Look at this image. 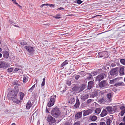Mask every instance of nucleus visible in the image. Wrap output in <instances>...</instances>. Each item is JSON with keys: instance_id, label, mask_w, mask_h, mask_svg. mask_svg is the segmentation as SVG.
Listing matches in <instances>:
<instances>
[{"instance_id": "nucleus-1", "label": "nucleus", "mask_w": 125, "mask_h": 125, "mask_svg": "<svg viewBox=\"0 0 125 125\" xmlns=\"http://www.w3.org/2000/svg\"><path fill=\"white\" fill-rule=\"evenodd\" d=\"M61 113L59 108H55L53 109L51 112L52 115L55 118H58L61 116Z\"/></svg>"}, {"instance_id": "nucleus-2", "label": "nucleus", "mask_w": 125, "mask_h": 125, "mask_svg": "<svg viewBox=\"0 0 125 125\" xmlns=\"http://www.w3.org/2000/svg\"><path fill=\"white\" fill-rule=\"evenodd\" d=\"M24 48L28 51V54L30 55H32L33 54L34 52V47L31 46H25Z\"/></svg>"}, {"instance_id": "nucleus-3", "label": "nucleus", "mask_w": 125, "mask_h": 125, "mask_svg": "<svg viewBox=\"0 0 125 125\" xmlns=\"http://www.w3.org/2000/svg\"><path fill=\"white\" fill-rule=\"evenodd\" d=\"M56 97V95H53L51 96L50 101L47 104L49 107H51L54 105Z\"/></svg>"}, {"instance_id": "nucleus-4", "label": "nucleus", "mask_w": 125, "mask_h": 125, "mask_svg": "<svg viewBox=\"0 0 125 125\" xmlns=\"http://www.w3.org/2000/svg\"><path fill=\"white\" fill-rule=\"evenodd\" d=\"M47 120L50 125H54L55 124L56 120L51 115H48Z\"/></svg>"}, {"instance_id": "nucleus-5", "label": "nucleus", "mask_w": 125, "mask_h": 125, "mask_svg": "<svg viewBox=\"0 0 125 125\" xmlns=\"http://www.w3.org/2000/svg\"><path fill=\"white\" fill-rule=\"evenodd\" d=\"M99 85L101 88H106L108 86V83L106 81H102L99 83Z\"/></svg>"}, {"instance_id": "nucleus-6", "label": "nucleus", "mask_w": 125, "mask_h": 125, "mask_svg": "<svg viewBox=\"0 0 125 125\" xmlns=\"http://www.w3.org/2000/svg\"><path fill=\"white\" fill-rule=\"evenodd\" d=\"M118 71L116 68H114L111 70L110 72V74L112 76H117V75Z\"/></svg>"}, {"instance_id": "nucleus-7", "label": "nucleus", "mask_w": 125, "mask_h": 125, "mask_svg": "<svg viewBox=\"0 0 125 125\" xmlns=\"http://www.w3.org/2000/svg\"><path fill=\"white\" fill-rule=\"evenodd\" d=\"M9 65L8 63L6 62L0 61V68L6 69L8 67Z\"/></svg>"}, {"instance_id": "nucleus-8", "label": "nucleus", "mask_w": 125, "mask_h": 125, "mask_svg": "<svg viewBox=\"0 0 125 125\" xmlns=\"http://www.w3.org/2000/svg\"><path fill=\"white\" fill-rule=\"evenodd\" d=\"M107 53V51H105L100 52L98 53V54L99 55V57H104L106 58L108 56Z\"/></svg>"}, {"instance_id": "nucleus-9", "label": "nucleus", "mask_w": 125, "mask_h": 125, "mask_svg": "<svg viewBox=\"0 0 125 125\" xmlns=\"http://www.w3.org/2000/svg\"><path fill=\"white\" fill-rule=\"evenodd\" d=\"M116 106H114L113 108L110 106H107L106 107V109L107 111L111 114L113 113V111L114 109H116Z\"/></svg>"}, {"instance_id": "nucleus-10", "label": "nucleus", "mask_w": 125, "mask_h": 125, "mask_svg": "<svg viewBox=\"0 0 125 125\" xmlns=\"http://www.w3.org/2000/svg\"><path fill=\"white\" fill-rule=\"evenodd\" d=\"M92 110L91 109L85 110L83 111V115L84 116H86L91 114L92 112Z\"/></svg>"}, {"instance_id": "nucleus-11", "label": "nucleus", "mask_w": 125, "mask_h": 125, "mask_svg": "<svg viewBox=\"0 0 125 125\" xmlns=\"http://www.w3.org/2000/svg\"><path fill=\"white\" fill-rule=\"evenodd\" d=\"M104 74L102 73L98 75L96 78V81H100L103 79L104 78Z\"/></svg>"}, {"instance_id": "nucleus-12", "label": "nucleus", "mask_w": 125, "mask_h": 125, "mask_svg": "<svg viewBox=\"0 0 125 125\" xmlns=\"http://www.w3.org/2000/svg\"><path fill=\"white\" fill-rule=\"evenodd\" d=\"M88 97V94H82L80 98L82 101H84Z\"/></svg>"}, {"instance_id": "nucleus-13", "label": "nucleus", "mask_w": 125, "mask_h": 125, "mask_svg": "<svg viewBox=\"0 0 125 125\" xmlns=\"http://www.w3.org/2000/svg\"><path fill=\"white\" fill-rule=\"evenodd\" d=\"M125 70V67L122 66L120 67L119 69V73L120 75H124L125 73L124 72V70Z\"/></svg>"}, {"instance_id": "nucleus-14", "label": "nucleus", "mask_w": 125, "mask_h": 125, "mask_svg": "<svg viewBox=\"0 0 125 125\" xmlns=\"http://www.w3.org/2000/svg\"><path fill=\"white\" fill-rule=\"evenodd\" d=\"M7 96L9 99L12 100L15 97H17V94H7Z\"/></svg>"}, {"instance_id": "nucleus-15", "label": "nucleus", "mask_w": 125, "mask_h": 125, "mask_svg": "<svg viewBox=\"0 0 125 125\" xmlns=\"http://www.w3.org/2000/svg\"><path fill=\"white\" fill-rule=\"evenodd\" d=\"M107 114V112L105 109H103L102 113L100 115L101 117H103L106 115Z\"/></svg>"}, {"instance_id": "nucleus-16", "label": "nucleus", "mask_w": 125, "mask_h": 125, "mask_svg": "<svg viewBox=\"0 0 125 125\" xmlns=\"http://www.w3.org/2000/svg\"><path fill=\"white\" fill-rule=\"evenodd\" d=\"M73 91L76 92V93H79L80 92L79 91L80 90V88L77 86H75L72 88Z\"/></svg>"}, {"instance_id": "nucleus-17", "label": "nucleus", "mask_w": 125, "mask_h": 125, "mask_svg": "<svg viewBox=\"0 0 125 125\" xmlns=\"http://www.w3.org/2000/svg\"><path fill=\"white\" fill-rule=\"evenodd\" d=\"M32 104L31 103L30 101H29L27 103L26 105V108L28 110L31 107Z\"/></svg>"}, {"instance_id": "nucleus-18", "label": "nucleus", "mask_w": 125, "mask_h": 125, "mask_svg": "<svg viewBox=\"0 0 125 125\" xmlns=\"http://www.w3.org/2000/svg\"><path fill=\"white\" fill-rule=\"evenodd\" d=\"M93 82L92 81L88 82L87 87L88 89L90 90L91 88L93 86Z\"/></svg>"}, {"instance_id": "nucleus-19", "label": "nucleus", "mask_w": 125, "mask_h": 125, "mask_svg": "<svg viewBox=\"0 0 125 125\" xmlns=\"http://www.w3.org/2000/svg\"><path fill=\"white\" fill-rule=\"evenodd\" d=\"M124 83L123 82H118L114 85V86L116 87L120 86H124Z\"/></svg>"}, {"instance_id": "nucleus-20", "label": "nucleus", "mask_w": 125, "mask_h": 125, "mask_svg": "<svg viewBox=\"0 0 125 125\" xmlns=\"http://www.w3.org/2000/svg\"><path fill=\"white\" fill-rule=\"evenodd\" d=\"M86 86V85L85 84H82L80 86V87L79 88L80 90H79V91L81 92L82 91L85 89Z\"/></svg>"}, {"instance_id": "nucleus-21", "label": "nucleus", "mask_w": 125, "mask_h": 125, "mask_svg": "<svg viewBox=\"0 0 125 125\" xmlns=\"http://www.w3.org/2000/svg\"><path fill=\"white\" fill-rule=\"evenodd\" d=\"M120 109L122 110L121 112V116H123L124 114L125 113V107L124 106H122L120 107Z\"/></svg>"}, {"instance_id": "nucleus-22", "label": "nucleus", "mask_w": 125, "mask_h": 125, "mask_svg": "<svg viewBox=\"0 0 125 125\" xmlns=\"http://www.w3.org/2000/svg\"><path fill=\"white\" fill-rule=\"evenodd\" d=\"M97 117L95 115L91 116L90 117V120L93 121H94L97 119Z\"/></svg>"}, {"instance_id": "nucleus-23", "label": "nucleus", "mask_w": 125, "mask_h": 125, "mask_svg": "<svg viewBox=\"0 0 125 125\" xmlns=\"http://www.w3.org/2000/svg\"><path fill=\"white\" fill-rule=\"evenodd\" d=\"M9 56V53L6 51H5L3 52V56L5 58H7Z\"/></svg>"}, {"instance_id": "nucleus-24", "label": "nucleus", "mask_w": 125, "mask_h": 125, "mask_svg": "<svg viewBox=\"0 0 125 125\" xmlns=\"http://www.w3.org/2000/svg\"><path fill=\"white\" fill-rule=\"evenodd\" d=\"M82 113L81 112L78 113H77L75 115V118L77 119L80 118L82 116Z\"/></svg>"}, {"instance_id": "nucleus-25", "label": "nucleus", "mask_w": 125, "mask_h": 125, "mask_svg": "<svg viewBox=\"0 0 125 125\" xmlns=\"http://www.w3.org/2000/svg\"><path fill=\"white\" fill-rule=\"evenodd\" d=\"M12 100L13 102L17 104H18L20 102V101L18 100L16 97H15Z\"/></svg>"}, {"instance_id": "nucleus-26", "label": "nucleus", "mask_w": 125, "mask_h": 125, "mask_svg": "<svg viewBox=\"0 0 125 125\" xmlns=\"http://www.w3.org/2000/svg\"><path fill=\"white\" fill-rule=\"evenodd\" d=\"M19 90L18 86H15L14 88V94H17L18 93Z\"/></svg>"}, {"instance_id": "nucleus-27", "label": "nucleus", "mask_w": 125, "mask_h": 125, "mask_svg": "<svg viewBox=\"0 0 125 125\" xmlns=\"http://www.w3.org/2000/svg\"><path fill=\"white\" fill-rule=\"evenodd\" d=\"M68 61L67 60H65L64 62L62 63L60 67L62 68L63 66L68 64Z\"/></svg>"}, {"instance_id": "nucleus-28", "label": "nucleus", "mask_w": 125, "mask_h": 125, "mask_svg": "<svg viewBox=\"0 0 125 125\" xmlns=\"http://www.w3.org/2000/svg\"><path fill=\"white\" fill-rule=\"evenodd\" d=\"M101 110L100 108H97L95 109V112L97 115H98L100 113Z\"/></svg>"}, {"instance_id": "nucleus-29", "label": "nucleus", "mask_w": 125, "mask_h": 125, "mask_svg": "<svg viewBox=\"0 0 125 125\" xmlns=\"http://www.w3.org/2000/svg\"><path fill=\"white\" fill-rule=\"evenodd\" d=\"M106 101V99L104 98H102L99 100L100 103L104 104Z\"/></svg>"}, {"instance_id": "nucleus-30", "label": "nucleus", "mask_w": 125, "mask_h": 125, "mask_svg": "<svg viewBox=\"0 0 125 125\" xmlns=\"http://www.w3.org/2000/svg\"><path fill=\"white\" fill-rule=\"evenodd\" d=\"M79 104L80 103L79 100L78 99H77L76 102L74 105V106L76 108H77L79 107Z\"/></svg>"}, {"instance_id": "nucleus-31", "label": "nucleus", "mask_w": 125, "mask_h": 125, "mask_svg": "<svg viewBox=\"0 0 125 125\" xmlns=\"http://www.w3.org/2000/svg\"><path fill=\"white\" fill-rule=\"evenodd\" d=\"M69 99L71 102L72 103L74 102L75 101V99L73 96H70L69 97Z\"/></svg>"}, {"instance_id": "nucleus-32", "label": "nucleus", "mask_w": 125, "mask_h": 125, "mask_svg": "<svg viewBox=\"0 0 125 125\" xmlns=\"http://www.w3.org/2000/svg\"><path fill=\"white\" fill-rule=\"evenodd\" d=\"M106 123L107 125H110L112 123V121H111L110 119H108L106 120Z\"/></svg>"}, {"instance_id": "nucleus-33", "label": "nucleus", "mask_w": 125, "mask_h": 125, "mask_svg": "<svg viewBox=\"0 0 125 125\" xmlns=\"http://www.w3.org/2000/svg\"><path fill=\"white\" fill-rule=\"evenodd\" d=\"M117 80L116 78L113 79L112 80H111L109 82V83L110 84H113L114 83H115L116 82V80Z\"/></svg>"}, {"instance_id": "nucleus-34", "label": "nucleus", "mask_w": 125, "mask_h": 125, "mask_svg": "<svg viewBox=\"0 0 125 125\" xmlns=\"http://www.w3.org/2000/svg\"><path fill=\"white\" fill-rule=\"evenodd\" d=\"M112 94H107V97L108 100L111 101L112 100Z\"/></svg>"}, {"instance_id": "nucleus-35", "label": "nucleus", "mask_w": 125, "mask_h": 125, "mask_svg": "<svg viewBox=\"0 0 125 125\" xmlns=\"http://www.w3.org/2000/svg\"><path fill=\"white\" fill-rule=\"evenodd\" d=\"M120 62L122 64L124 65H125V60L124 59H122L120 60Z\"/></svg>"}, {"instance_id": "nucleus-36", "label": "nucleus", "mask_w": 125, "mask_h": 125, "mask_svg": "<svg viewBox=\"0 0 125 125\" xmlns=\"http://www.w3.org/2000/svg\"><path fill=\"white\" fill-rule=\"evenodd\" d=\"M87 74L89 75L88 76L86 80H88L91 78L92 75L90 73H88Z\"/></svg>"}, {"instance_id": "nucleus-37", "label": "nucleus", "mask_w": 125, "mask_h": 125, "mask_svg": "<svg viewBox=\"0 0 125 125\" xmlns=\"http://www.w3.org/2000/svg\"><path fill=\"white\" fill-rule=\"evenodd\" d=\"M13 85H16L17 86H19L20 85V84L19 83L17 82V81H15L13 82L12 83Z\"/></svg>"}, {"instance_id": "nucleus-38", "label": "nucleus", "mask_w": 125, "mask_h": 125, "mask_svg": "<svg viewBox=\"0 0 125 125\" xmlns=\"http://www.w3.org/2000/svg\"><path fill=\"white\" fill-rule=\"evenodd\" d=\"M24 94H20L19 95V97H20V99L21 100H22L23 99V98L24 96Z\"/></svg>"}, {"instance_id": "nucleus-39", "label": "nucleus", "mask_w": 125, "mask_h": 125, "mask_svg": "<svg viewBox=\"0 0 125 125\" xmlns=\"http://www.w3.org/2000/svg\"><path fill=\"white\" fill-rule=\"evenodd\" d=\"M66 84L69 86H70L71 84V82L70 81H67L66 82Z\"/></svg>"}, {"instance_id": "nucleus-40", "label": "nucleus", "mask_w": 125, "mask_h": 125, "mask_svg": "<svg viewBox=\"0 0 125 125\" xmlns=\"http://www.w3.org/2000/svg\"><path fill=\"white\" fill-rule=\"evenodd\" d=\"M100 91L99 90H96L95 91L94 94H100Z\"/></svg>"}, {"instance_id": "nucleus-41", "label": "nucleus", "mask_w": 125, "mask_h": 125, "mask_svg": "<svg viewBox=\"0 0 125 125\" xmlns=\"http://www.w3.org/2000/svg\"><path fill=\"white\" fill-rule=\"evenodd\" d=\"M26 44L27 43L24 41H22L20 43V44L22 45H26Z\"/></svg>"}, {"instance_id": "nucleus-42", "label": "nucleus", "mask_w": 125, "mask_h": 125, "mask_svg": "<svg viewBox=\"0 0 125 125\" xmlns=\"http://www.w3.org/2000/svg\"><path fill=\"white\" fill-rule=\"evenodd\" d=\"M56 19H58L61 18L60 16L59 15L57 14L56 16L54 17Z\"/></svg>"}, {"instance_id": "nucleus-43", "label": "nucleus", "mask_w": 125, "mask_h": 125, "mask_svg": "<svg viewBox=\"0 0 125 125\" xmlns=\"http://www.w3.org/2000/svg\"><path fill=\"white\" fill-rule=\"evenodd\" d=\"M13 70V69L12 68H9L7 70V71L9 73L11 72Z\"/></svg>"}, {"instance_id": "nucleus-44", "label": "nucleus", "mask_w": 125, "mask_h": 125, "mask_svg": "<svg viewBox=\"0 0 125 125\" xmlns=\"http://www.w3.org/2000/svg\"><path fill=\"white\" fill-rule=\"evenodd\" d=\"M80 122L79 121H78L75 122L74 124L73 125H80Z\"/></svg>"}, {"instance_id": "nucleus-45", "label": "nucleus", "mask_w": 125, "mask_h": 125, "mask_svg": "<svg viewBox=\"0 0 125 125\" xmlns=\"http://www.w3.org/2000/svg\"><path fill=\"white\" fill-rule=\"evenodd\" d=\"M75 1H76V3L79 4H81L82 3V1H81L80 0H76Z\"/></svg>"}, {"instance_id": "nucleus-46", "label": "nucleus", "mask_w": 125, "mask_h": 125, "mask_svg": "<svg viewBox=\"0 0 125 125\" xmlns=\"http://www.w3.org/2000/svg\"><path fill=\"white\" fill-rule=\"evenodd\" d=\"M27 79L26 77L24 76L23 78V82H26L27 81Z\"/></svg>"}, {"instance_id": "nucleus-47", "label": "nucleus", "mask_w": 125, "mask_h": 125, "mask_svg": "<svg viewBox=\"0 0 125 125\" xmlns=\"http://www.w3.org/2000/svg\"><path fill=\"white\" fill-rule=\"evenodd\" d=\"M86 104L85 103H83L81 105L82 108H84L86 106Z\"/></svg>"}, {"instance_id": "nucleus-48", "label": "nucleus", "mask_w": 125, "mask_h": 125, "mask_svg": "<svg viewBox=\"0 0 125 125\" xmlns=\"http://www.w3.org/2000/svg\"><path fill=\"white\" fill-rule=\"evenodd\" d=\"M80 77V76L79 75H76L75 76V78L76 80H77Z\"/></svg>"}, {"instance_id": "nucleus-49", "label": "nucleus", "mask_w": 125, "mask_h": 125, "mask_svg": "<svg viewBox=\"0 0 125 125\" xmlns=\"http://www.w3.org/2000/svg\"><path fill=\"white\" fill-rule=\"evenodd\" d=\"M84 73V72L83 71H81L79 73V74H82V76H84V75H85V74H83V73Z\"/></svg>"}, {"instance_id": "nucleus-50", "label": "nucleus", "mask_w": 125, "mask_h": 125, "mask_svg": "<svg viewBox=\"0 0 125 125\" xmlns=\"http://www.w3.org/2000/svg\"><path fill=\"white\" fill-rule=\"evenodd\" d=\"M92 74H93V76L97 74V72H94L91 73Z\"/></svg>"}, {"instance_id": "nucleus-51", "label": "nucleus", "mask_w": 125, "mask_h": 125, "mask_svg": "<svg viewBox=\"0 0 125 125\" xmlns=\"http://www.w3.org/2000/svg\"><path fill=\"white\" fill-rule=\"evenodd\" d=\"M13 3L17 5H19V4L16 2V0H12Z\"/></svg>"}, {"instance_id": "nucleus-52", "label": "nucleus", "mask_w": 125, "mask_h": 125, "mask_svg": "<svg viewBox=\"0 0 125 125\" xmlns=\"http://www.w3.org/2000/svg\"><path fill=\"white\" fill-rule=\"evenodd\" d=\"M100 125H106L104 122H101L100 123Z\"/></svg>"}, {"instance_id": "nucleus-53", "label": "nucleus", "mask_w": 125, "mask_h": 125, "mask_svg": "<svg viewBox=\"0 0 125 125\" xmlns=\"http://www.w3.org/2000/svg\"><path fill=\"white\" fill-rule=\"evenodd\" d=\"M92 100L91 99H89L87 100V103L88 104H89L91 103Z\"/></svg>"}, {"instance_id": "nucleus-54", "label": "nucleus", "mask_w": 125, "mask_h": 125, "mask_svg": "<svg viewBox=\"0 0 125 125\" xmlns=\"http://www.w3.org/2000/svg\"><path fill=\"white\" fill-rule=\"evenodd\" d=\"M97 94H92L90 95V97L93 98L94 96H97Z\"/></svg>"}, {"instance_id": "nucleus-55", "label": "nucleus", "mask_w": 125, "mask_h": 125, "mask_svg": "<svg viewBox=\"0 0 125 125\" xmlns=\"http://www.w3.org/2000/svg\"><path fill=\"white\" fill-rule=\"evenodd\" d=\"M48 5V4H42V5H41V6L40 7L41 8H42L44 6H47Z\"/></svg>"}, {"instance_id": "nucleus-56", "label": "nucleus", "mask_w": 125, "mask_h": 125, "mask_svg": "<svg viewBox=\"0 0 125 125\" xmlns=\"http://www.w3.org/2000/svg\"><path fill=\"white\" fill-rule=\"evenodd\" d=\"M14 70L15 71H19V70L20 71L21 70L20 69H19L18 68H16L14 69Z\"/></svg>"}, {"instance_id": "nucleus-57", "label": "nucleus", "mask_w": 125, "mask_h": 125, "mask_svg": "<svg viewBox=\"0 0 125 125\" xmlns=\"http://www.w3.org/2000/svg\"><path fill=\"white\" fill-rule=\"evenodd\" d=\"M50 7H54V5L52 4H48V5Z\"/></svg>"}, {"instance_id": "nucleus-58", "label": "nucleus", "mask_w": 125, "mask_h": 125, "mask_svg": "<svg viewBox=\"0 0 125 125\" xmlns=\"http://www.w3.org/2000/svg\"><path fill=\"white\" fill-rule=\"evenodd\" d=\"M64 9V8H62V7H61L60 8H59L57 9L58 10H63Z\"/></svg>"}, {"instance_id": "nucleus-59", "label": "nucleus", "mask_w": 125, "mask_h": 125, "mask_svg": "<svg viewBox=\"0 0 125 125\" xmlns=\"http://www.w3.org/2000/svg\"><path fill=\"white\" fill-rule=\"evenodd\" d=\"M35 84H34L31 88L32 90H33L35 87Z\"/></svg>"}, {"instance_id": "nucleus-60", "label": "nucleus", "mask_w": 125, "mask_h": 125, "mask_svg": "<svg viewBox=\"0 0 125 125\" xmlns=\"http://www.w3.org/2000/svg\"><path fill=\"white\" fill-rule=\"evenodd\" d=\"M45 81H43L42 83V86H44L45 84Z\"/></svg>"}, {"instance_id": "nucleus-61", "label": "nucleus", "mask_w": 125, "mask_h": 125, "mask_svg": "<svg viewBox=\"0 0 125 125\" xmlns=\"http://www.w3.org/2000/svg\"><path fill=\"white\" fill-rule=\"evenodd\" d=\"M119 125H125V122L124 123H121L119 124Z\"/></svg>"}, {"instance_id": "nucleus-62", "label": "nucleus", "mask_w": 125, "mask_h": 125, "mask_svg": "<svg viewBox=\"0 0 125 125\" xmlns=\"http://www.w3.org/2000/svg\"><path fill=\"white\" fill-rule=\"evenodd\" d=\"M46 112L47 113H49V111L48 110V109L47 108V107H46Z\"/></svg>"}, {"instance_id": "nucleus-63", "label": "nucleus", "mask_w": 125, "mask_h": 125, "mask_svg": "<svg viewBox=\"0 0 125 125\" xmlns=\"http://www.w3.org/2000/svg\"><path fill=\"white\" fill-rule=\"evenodd\" d=\"M89 125H97V124L96 123H91Z\"/></svg>"}, {"instance_id": "nucleus-64", "label": "nucleus", "mask_w": 125, "mask_h": 125, "mask_svg": "<svg viewBox=\"0 0 125 125\" xmlns=\"http://www.w3.org/2000/svg\"><path fill=\"white\" fill-rule=\"evenodd\" d=\"M64 125H70V124L69 122L66 123Z\"/></svg>"}]
</instances>
